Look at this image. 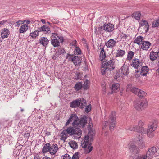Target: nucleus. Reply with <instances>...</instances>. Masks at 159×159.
<instances>
[{
    "mask_svg": "<svg viewBox=\"0 0 159 159\" xmlns=\"http://www.w3.org/2000/svg\"><path fill=\"white\" fill-rule=\"evenodd\" d=\"M122 74L120 72V70H118L115 76V79L117 80H119L120 78L122 77Z\"/></svg>",
    "mask_w": 159,
    "mask_h": 159,
    "instance_id": "e433bc0d",
    "label": "nucleus"
},
{
    "mask_svg": "<svg viewBox=\"0 0 159 159\" xmlns=\"http://www.w3.org/2000/svg\"><path fill=\"white\" fill-rule=\"evenodd\" d=\"M50 147V144L49 143L46 144L43 148L42 152L44 153L49 151Z\"/></svg>",
    "mask_w": 159,
    "mask_h": 159,
    "instance_id": "c756f323",
    "label": "nucleus"
},
{
    "mask_svg": "<svg viewBox=\"0 0 159 159\" xmlns=\"http://www.w3.org/2000/svg\"><path fill=\"white\" fill-rule=\"evenodd\" d=\"M143 65V61L139 59L136 58H133L132 59V62L130 65L135 69H137L135 70L136 73H138L139 71L138 70L139 68H140Z\"/></svg>",
    "mask_w": 159,
    "mask_h": 159,
    "instance_id": "6e6552de",
    "label": "nucleus"
},
{
    "mask_svg": "<svg viewBox=\"0 0 159 159\" xmlns=\"http://www.w3.org/2000/svg\"><path fill=\"white\" fill-rule=\"evenodd\" d=\"M140 72L141 75L142 76H146V75L149 71V68L147 66L141 67Z\"/></svg>",
    "mask_w": 159,
    "mask_h": 159,
    "instance_id": "412c9836",
    "label": "nucleus"
},
{
    "mask_svg": "<svg viewBox=\"0 0 159 159\" xmlns=\"http://www.w3.org/2000/svg\"><path fill=\"white\" fill-rule=\"evenodd\" d=\"M7 21V20H2V21L0 22V27L1 26L4 25V24Z\"/></svg>",
    "mask_w": 159,
    "mask_h": 159,
    "instance_id": "13d9d810",
    "label": "nucleus"
},
{
    "mask_svg": "<svg viewBox=\"0 0 159 159\" xmlns=\"http://www.w3.org/2000/svg\"><path fill=\"white\" fill-rule=\"evenodd\" d=\"M87 117L86 116H84L79 119L76 114H72L65 124V125L67 126L70 122L73 121L72 126L67 128V134L70 136L73 135L75 139H79L82 135V131L80 128L81 127L82 128L85 127L87 123Z\"/></svg>",
    "mask_w": 159,
    "mask_h": 159,
    "instance_id": "f257e3e1",
    "label": "nucleus"
},
{
    "mask_svg": "<svg viewBox=\"0 0 159 159\" xmlns=\"http://www.w3.org/2000/svg\"><path fill=\"white\" fill-rule=\"evenodd\" d=\"M101 49L100 52V56L102 57V59H103L106 57L105 52L104 50V48H100Z\"/></svg>",
    "mask_w": 159,
    "mask_h": 159,
    "instance_id": "ea45409f",
    "label": "nucleus"
},
{
    "mask_svg": "<svg viewBox=\"0 0 159 159\" xmlns=\"http://www.w3.org/2000/svg\"><path fill=\"white\" fill-rule=\"evenodd\" d=\"M8 121V120L5 118L1 119L0 120V125L2 126H4L7 124Z\"/></svg>",
    "mask_w": 159,
    "mask_h": 159,
    "instance_id": "72a5a7b5",
    "label": "nucleus"
},
{
    "mask_svg": "<svg viewBox=\"0 0 159 159\" xmlns=\"http://www.w3.org/2000/svg\"><path fill=\"white\" fill-rule=\"evenodd\" d=\"M140 13L139 11L135 13H134L132 15L133 17H134L137 20L140 19Z\"/></svg>",
    "mask_w": 159,
    "mask_h": 159,
    "instance_id": "473e14b6",
    "label": "nucleus"
},
{
    "mask_svg": "<svg viewBox=\"0 0 159 159\" xmlns=\"http://www.w3.org/2000/svg\"><path fill=\"white\" fill-rule=\"evenodd\" d=\"M139 27L140 26H144V29L145 30L146 32H147L149 30V25L148 22L145 20H142L139 24Z\"/></svg>",
    "mask_w": 159,
    "mask_h": 159,
    "instance_id": "a211bd4d",
    "label": "nucleus"
},
{
    "mask_svg": "<svg viewBox=\"0 0 159 159\" xmlns=\"http://www.w3.org/2000/svg\"><path fill=\"white\" fill-rule=\"evenodd\" d=\"M151 45V43L149 42L144 41L141 44V48L143 50H147Z\"/></svg>",
    "mask_w": 159,
    "mask_h": 159,
    "instance_id": "f3484780",
    "label": "nucleus"
},
{
    "mask_svg": "<svg viewBox=\"0 0 159 159\" xmlns=\"http://www.w3.org/2000/svg\"><path fill=\"white\" fill-rule=\"evenodd\" d=\"M63 159H71V157L68 154H66L62 156Z\"/></svg>",
    "mask_w": 159,
    "mask_h": 159,
    "instance_id": "864d4df0",
    "label": "nucleus"
},
{
    "mask_svg": "<svg viewBox=\"0 0 159 159\" xmlns=\"http://www.w3.org/2000/svg\"><path fill=\"white\" fill-rule=\"evenodd\" d=\"M91 109V104H89L86 107L85 111L87 113L89 112Z\"/></svg>",
    "mask_w": 159,
    "mask_h": 159,
    "instance_id": "49530a36",
    "label": "nucleus"
},
{
    "mask_svg": "<svg viewBox=\"0 0 159 159\" xmlns=\"http://www.w3.org/2000/svg\"><path fill=\"white\" fill-rule=\"evenodd\" d=\"M78 158L79 157L77 155L75 154L73 156L71 159H78Z\"/></svg>",
    "mask_w": 159,
    "mask_h": 159,
    "instance_id": "e2e57ef3",
    "label": "nucleus"
},
{
    "mask_svg": "<svg viewBox=\"0 0 159 159\" xmlns=\"http://www.w3.org/2000/svg\"><path fill=\"white\" fill-rule=\"evenodd\" d=\"M51 43L54 47H58L60 46V43L58 39H52L51 40Z\"/></svg>",
    "mask_w": 159,
    "mask_h": 159,
    "instance_id": "bb28decb",
    "label": "nucleus"
},
{
    "mask_svg": "<svg viewBox=\"0 0 159 159\" xmlns=\"http://www.w3.org/2000/svg\"><path fill=\"white\" fill-rule=\"evenodd\" d=\"M143 134H139V136L138 137L139 140L140 142V143H139V146L141 148H143L145 147V143L143 142L142 140L143 137Z\"/></svg>",
    "mask_w": 159,
    "mask_h": 159,
    "instance_id": "b1692460",
    "label": "nucleus"
},
{
    "mask_svg": "<svg viewBox=\"0 0 159 159\" xmlns=\"http://www.w3.org/2000/svg\"><path fill=\"white\" fill-rule=\"evenodd\" d=\"M116 42L114 39H110L105 43V45L107 48L112 49L116 46Z\"/></svg>",
    "mask_w": 159,
    "mask_h": 159,
    "instance_id": "ddd939ff",
    "label": "nucleus"
},
{
    "mask_svg": "<svg viewBox=\"0 0 159 159\" xmlns=\"http://www.w3.org/2000/svg\"><path fill=\"white\" fill-rule=\"evenodd\" d=\"M158 57H159V49L158 51L157 52H155L154 51H152L150 52L149 58L151 61H154L157 59Z\"/></svg>",
    "mask_w": 159,
    "mask_h": 159,
    "instance_id": "dca6fc26",
    "label": "nucleus"
},
{
    "mask_svg": "<svg viewBox=\"0 0 159 159\" xmlns=\"http://www.w3.org/2000/svg\"><path fill=\"white\" fill-rule=\"evenodd\" d=\"M30 131H26L24 135V137L27 138L28 139L30 136Z\"/></svg>",
    "mask_w": 159,
    "mask_h": 159,
    "instance_id": "8fccbe9b",
    "label": "nucleus"
},
{
    "mask_svg": "<svg viewBox=\"0 0 159 159\" xmlns=\"http://www.w3.org/2000/svg\"><path fill=\"white\" fill-rule=\"evenodd\" d=\"M115 60L113 58L110 59L107 62H104L102 64L104 66H106L107 70H112L115 68Z\"/></svg>",
    "mask_w": 159,
    "mask_h": 159,
    "instance_id": "9d476101",
    "label": "nucleus"
},
{
    "mask_svg": "<svg viewBox=\"0 0 159 159\" xmlns=\"http://www.w3.org/2000/svg\"><path fill=\"white\" fill-rule=\"evenodd\" d=\"M52 37H53L54 38L53 39H58V37L59 36L58 34H57L55 33H53L52 34Z\"/></svg>",
    "mask_w": 159,
    "mask_h": 159,
    "instance_id": "5fc2aeb1",
    "label": "nucleus"
},
{
    "mask_svg": "<svg viewBox=\"0 0 159 159\" xmlns=\"http://www.w3.org/2000/svg\"><path fill=\"white\" fill-rule=\"evenodd\" d=\"M127 89L130 90L133 93L137 95L139 91H140V89L137 88L132 87L131 85L130 84H129L127 85Z\"/></svg>",
    "mask_w": 159,
    "mask_h": 159,
    "instance_id": "2eb2a0df",
    "label": "nucleus"
},
{
    "mask_svg": "<svg viewBox=\"0 0 159 159\" xmlns=\"http://www.w3.org/2000/svg\"><path fill=\"white\" fill-rule=\"evenodd\" d=\"M129 66L124 64L119 70H120V72L122 75L125 76L129 73Z\"/></svg>",
    "mask_w": 159,
    "mask_h": 159,
    "instance_id": "f8f14e48",
    "label": "nucleus"
},
{
    "mask_svg": "<svg viewBox=\"0 0 159 159\" xmlns=\"http://www.w3.org/2000/svg\"><path fill=\"white\" fill-rule=\"evenodd\" d=\"M143 38L141 36L137 37L134 40V42L135 43L141 45L144 41Z\"/></svg>",
    "mask_w": 159,
    "mask_h": 159,
    "instance_id": "a878e982",
    "label": "nucleus"
},
{
    "mask_svg": "<svg viewBox=\"0 0 159 159\" xmlns=\"http://www.w3.org/2000/svg\"><path fill=\"white\" fill-rule=\"evenodd\" d=\"M67 134H68L67 133V129L66 130H64L61 133V134L62 135L67 136Z\"/></svg>",
    "mask_w": 159,
    "mask_h": 159,
    "instance_id": "4d7b16f0",
    "label": "nucleus"
},
{
    "mask_svg": "<svg viewBox=\"0 0 159 159\" xmlns=\"http://www.w3.org/2000/svg\"><path fill=\"white\" fill-rule=\"evenodd\" d=\"M39 32L38 30L35 31L32 33H31L30 34V36L33 38H35L39 35Z\"/></svg>",
    "mask_w": 159,
    "mask_h": 159,
    "instance_id": "f704fd0d",
    "label": "nucleus"
},
{
    "mask_svg": "<svg viewBox=\"0 0 159 159\" xmlns=\"http://www.w3.org/2000/svg\"><path fill=\"white\" fill-rule=\"evenodd\" d=\"M43 159H51L50 157H44Z\"/></svg>",
    "mask_w": 159,
    "mask_h": 159,
    "instance_id": "774afa93",
    "label": "nucleus"
},
{
    "mask_svg": "<svg viewBox=\"0 0 159 159\" xmlns=\"http://www.w3.org/2000/svg\"><path fill=\"white\" fill-rule=\"evenodd\" d=\"M116 113L115 111H112L109 115L108 121H105V127L108 125L110 130L112 131L116 123Z\"/></svg>",
    "mask_w": 159,
    "mask_h": 159,
    "instance_id": "20e7f679",
    "label": "nucleus"
},
{
    "mask_svg": "<svg viewBox=\"0 0 159 159\" xmlns=\"http://www.w3.org/2000/svg\"><path fill=\"white\" fill-rule=\"evenodd\" d=\"M23 23V21L21 20H19L17 21L15 23V26L17 27H19L20 25Z\"/></svg>",
    "mask_w": 159,
    "mask_h": 159,
    "instance_id": "3c124183",
    "label": "nucleus"
},
{
    "mask_svg": "<svg viewBox=\"0 0 159 159\" xmlns=\"http://www.w3.org/2000/svg\"><path fill=\"white\" fill-rule=\"evenodd\" d=\"M120 88V85L118 83L114 84H112L111 87V93L112 94L114 92L116 93L119 91Z\"/></svg>",
    "mask_w": 159,
    "mask_h": 159,
    "instance_id": "aec40b11",
    "label": "nucleus"
},
{
    "mask_svg": "<svg viewBox=\"0 0 159 159\" xmlns=\"http://www.w3.org/2000/svg\"><path fill=\"white\" fill-rule=\"evenodd\" d=\"M28 30V26L26 24H24L22 25L19 29V31L20 33H24Z\"/></svg>",
    "mask_w": 159,
    "mask_h": 159,
    "instance_id": "393cba45",
    "label": "nucleus"
},
{
    "mask_svg": "<svg viewBox=\"0 0 159 159\" xmlns=\"http://www.w3.org/2000/svg\"><path fill=\"white\" fill-rule=\"evenodd\" d=\"M58 39L59 40V43H62L64 41L63 37L62 36H59L58 38Z\"/></svg>",
    "mask_w": 159,
    "mask_h": 159,
    "instance_id": "6e6d98bb",
    "label": "nucleus"
},
{
    "mask_svg": "<svg viewBox=\"0 0 159 159\" xmlns=\"http://www.w3.org/2000/svg\"><path fill=\"white\" fill-rule=\"evenodd\" d=\"M157 125L156 123H152L150 124L146 130V129L143 127H141V130H139L138 129V127H137L134 125H131L129 126L126 127L125 129L126 131H136L138 132V134L137 135H139L141 134H145L147 132V134L148 137L152 138L154 136V131L155 130L157 127Z\"/></svg>",
    "mask_w": 159,
    "mask_h": 159,
    "instance_id": "f03ea898",
    "label": "nucleus"
},
{
    "mask_svg": "<svg viewBox=\"0 0 159 159\" xmlns=\"http://www.w3.org/2000/svg\"><path fill=\"white\" fill-rule=\"evenodd\" d=\"M23 22H25L27 24H28L30 23V21L29 20H26L23 21Z\"/></svg>",
    "mask_w": 159,
    "mask_h": 159,
    "instance_id": "0e129e2a",
    "label": "nucleus"
},
{
    "mask_svg": "<svg viewBox=\"0 0 159 159\" xmlns=\"http://www.w3.org/2000/svg\"><path fill=\"white\" fill-rule=\"evenodd\" d=\"M144 125V121L143 120H140L139 121L138 126H137L138 127V129L139 130H141V127H143L142 126Z\"/></svg>",
    "mask_w": 159,
    "mask_h": 159,
    "instance_id": "a19ab883",
    "label": "nucleus"
},
{
    "mask_svg": "<svg viewBox=\"0 0 159 159\" xmlns=\"http://www.w3.org/2000/svg\"><path fill=\"white\" fill-rule=\"evenodd\" d=\"M99 29L102 31H104L108 32H111L114 29V26L113 24L110 23H105L103 26H100Z\"/></svg>",
    "mask_w": 159,
    "mask_h": 159,
    "instance_id": "1a4fd4ad",
    "label": "nucleus"
},
{
    "mask_svg": "<svg viewBox=\"0 0 159 159\" xmlns=\"http://www.w3.org/2000/svg\"><path fill=\"white\" fill-rule=\"evenodd\" d=\"M28 120L30 121V122H35L37 121V117L34 115H32L29 117Z\"/></svg>",
    "mask_w": 159,
    "mask_h": 159,
    "instance_id": "4c0bfd02",
    "label": "nucleus"
},
{
    "mask_svg": "<svg viewBox=\"0 0 159 159\" xmlns=\"http://www.w3.org/2000/svg\"><path fill=\"white\" fill-rule=\"evenodd\" d=\"M39 42L42 45L46 47L49 43V41L47 38L43 37L39 39Z\"/></svg>",
    "mask_w": 159,
    "mask_h": 159,
    "instance_id": "6ab92c4d",
    "label": "nucleus"
},
{
    "mask_svg": "<svg viewBox=\"0 0 159 159\" xmlns=\"http://www.w3.org/2000/svg\"><path fill=\"white\" fill-rule=\"evenodd\" d=\"M94 134L93 131H89L87 135L85 136L84 140L82 143L81 146L85 150L86 153H89L92 150L93 147L91 143L89 142V139L91 140L93 136H94Z\"/></svg>",
    "mask_w": 159,
    "mask_h": 159,
    "instance_id": "7ed1b4c3",
    "label": "nucleus"
},
{
    "mask_svg": "<svg viewBox=\"0 0 159 159\" xmlns=\"http://www.w3.org/2000/svg\"><path fill=\"white\" fill-rule=\"evenodd\" d=\"M70 147L73 149L77 148L78 145L76 142L75 141H72L70 143Z\"/></svg>",
    "mask_w": 159,
    "mask_h": 159,
    "instance_id": "58836bf2",
    "label": "nucleus"
},
{
    "mask_svg": "<svg viewBox=\"0 0 159 159\" xmlns=\"http://www.w3.org/2000/svg\"><path fill=\"white\" fill-rule=\"evenodd\" d=\"M83 87L82 84V82H78L76 83L74 86V88L75 90L78 91L81 89Z\"/></svg>",
    "mask_w": 159,
    "mask_h": 159,
    "instance_id": "2f4dec72",
    "label": "nucleus"
},
{
    "mask_svg": "<svg viewBox=\"0 0 159 159\" xmlns=\"http://www.w3.org/2000/svg\"><path fill=\"white\" fill-rule=\"evenodd\" d=\"M71 55H70L67 54L66 57L67 58H68L70 61H72L73 62L75 65H77L78 64H79L80 62H78L77 63V61L80 60V59H81V58L80 56H75L73 57H71Z\"/></svg>",
    "mask_w": 159,
    "mask_h": 159,
    "instance_id": "9b49d317",
    "label": "nucleus"
},
{
    "mask_svg": "<svg viewBox=\"0 0 159 159\" xmlns=\"http://www.w3.org/2000/svg\"><path fill=\"white\" fill-rule=\"evenodd\" d=\"M159 26V18L153 21L152 24V27H157Z\"/></svg>",
    "mask_w": 159,
    "mask_h": 159,
    "instance_id": "c9c22d12",
    "label": "nucleus"
},
{
    "mask_svg": "<svg viewBox=\"0 0 159 159\" xmlns=\"http://www.w3.org/2000/svg\"><path fill=\"white\" fill-rule=\"evenodd\" d=\"M146 95V93L144 91L140 89V91L138 92V96L139 97H143Z\"/></svg>",
    "mask_w": 159,
    "mask_h": 159,
    "instance_id": "79ce46f5",
    "label": "nucleus"
},
{
    "mask_svg": "<svg viewBox=\"0 0 159 159\" xmlns=\"http://www.w3.org/2000/svg\"><path fill=\"white\" fill-rule=\"evenodd\" d=\"M102 90L103 91V93L105 94L106 93V88L105 86L102 87Z\"/></svg>",
    "mask_w": 159,
    "mask_h": 159,
    "instance_id": "69168bd1",
    "label": "nucleus"
},
{
    "mask_svg": "<svg viewBox=\"0 0 159 159\" xmlns=\"http://www.w3.org/2000/svg\"><path fill=\"white\" fill-rule=\"evenodd\" d=\"M134 106L137 110L141 111L146 108L147 102L146 100H142L141 101L137 100L134 102Z\"/></svg>",
    "mask_w": 159,
    "mask_h": 159,
    "instance_id": "0eeeda50",
    "label": "nucleus"
},
{
    "mask_svg": "<svg viewBox=\"0 0 159 159\" xmlns=\"http://www.w3.org/2000/svg\"><path fill=\"white\" fill-rule=\"evenodd\" d=\"M158 147H153L149 148L147 152L146 156H138L136 159H151L156 156L155 153L158 150Z\"/></svg>",
    "mask_w": 159,
    "mask_h": 159,
    "instance_id": "423d86ee",
    "label": "nucleus"
},
{
    "mask_svg": "<svg viewBox=\"0 0 159 159\" xmlns=\"http://www.w3.org/2000/svg\"><path fill=\"white\" fill-rule=\"evenodd\" d=\"M127 53L126 59L128 61H130L133 58L134 53L130 50Z\"/></svg>",
    "mask_w": 159,
    "mask_h": 159,
    "instance_id": "cd10ccee",
    "label": "nucleus"
},
{
    "mask_svg": "<svg viewBox=\"0 0 159 159\" xmlns=\"http://www.w3.org/2000/svg\"><path fill=\"white\" fill-rule=\"evenodd\" d=\"M77 43V41L76 40H74L71 42V44L72 46H74L76 47H77L76 45Z\"/></svg>",
    "mask_w": 159,
    "mask_h": 159,
    "instance_id": "052dcab7",
    "label": "nucleus"
},
{
    "mask_svg": "<svg viewBox=\"0 0 159 159\" xmlns=\"http://www.w3.org/2000/svg\"><path fill=\"white\" fill-rule=\"evenodd\" d=\"M67 138V136L61 135V140L65 141Z\"/></svg>",
    "mask_w": 159,
    "mask_h": 159,
    "instance_id": "bf43d9fd",
    "label": "nucleus"
},
{
    "mask_svg": "<svg viewBox=\"0 0 159 159\" xmlns=\"http://www.w3.org/2000/svg\"><path fill=\"white\" fill-rule=\"evenodd\" d=\"M121 36H122V38L126 39L128 37V35H127L125 34H122V35Z\"/></svg>",
    "mask_w": 159,
    "mask_h": 159,
    "instance_id": "680f3d73",
    "label": "nucleus"
},
{
    "mask_svg": "<svg viewBox=\"0 0 159 159\" xmlns=\"http://www.w3.org/2000/svg\"><path fill=\"white\" fill-rule=\"evenodd\" d=\"M52 22L54 24H57L59 22V21L57 20H54L52 21Z\"/></svg>",
    "mask_w": 159,
    "mask_h": 159,
    "instance_id": "338daca9",
    "label": "nucleus"
},
{
    "mask_svg": "<svg viewBox=\"0 0 159 159\" xmlns=\"http://www.w3.org/2000/svg\"><path fill=\"white\" fill-rule=\"evenodd\" d=\"M75 79H79L81 78L80 73L79 72H76L75 76Z\"/></svg>",
    "mask_w": 159,
    "mask_h": 159,
    "instance_id": "603ef678",
    "label": "nucleus"
},
{
    "mask_svg": "<svg viewBox=\"0 0 159 159\" xmlns=\"http://www.w3.org/2000/svg\"><path fill=\"white\" fill-rule=\"evenodd\" d=\"M89 82V81L88 80H86L84 82L83 86V88L84 90H87L88 89V84Z\"/></svg>",
    "mask_w": 159,
    "mask_h": 159,
    "instance_id": "37998d69",
    "label": "nucleus"
},
{
    "mask_svg": "<svg viewBox=\"0 0 159 159\" xmlns=\"http://www.w3.org/2000/svg\"><path fill=\"white\" fill-rule=\"evenodd\" d=\"M21 117L20 114L18 112L15 115L14 118L15 120H18L20 119Z\"/></svg>",
    "mask_w": 159,
    "mask_h": 159,
    "instance_id": "09e8293b",
    "label": "nucleus"
},
{
    "mask_svg": "<svg viewBox=\"0 0 159 159\" xmlns=\"http://www.w3.org/2000/svg\"><path fill=\"white\" fill-rule=\"evenodd\" d=\"M129 150L130 151L134 154H137L139 151V149L134 145L130 146Z\"/></svg>",
    "mask_w": 159,
    "mask_h": 159,
    "instance_id": "4be33fe9",
    "label": "nucleus"
},
{
    "mask_svg": "<svg viewBox=\"0 0 159 159\" xmlns=\"http://www.w3.org/2000/svg\"><path fill=\"white\" fill-rule=\"evenodd\" d=\"M58 52L59 54H61L66 53V51L64 48H60L58 50Z\"/></svg>",
    "mask_w": 159,
    "mask_h": 159,
    "instance_id": "a18cd8bd",
    "label": "nucleus"
},
{
    "mask_svg": "<svg viewBox=\"0 0 159 159\" xmlns=\"http://www.w3.org/2000/svg\"><path fill=\"white\" fill-rule=\"evenodd\" d=\"M125 52L124 50L121 49H118L117 50V52L116 54V57H122L125 54Z\"/></svg>",
    "mask_w": 159,
    "mask_h": 159,
    "instance_id": "7c9ffc66",
    "label": "nucleus"
},
{
    "mask_svg": "<svg viewBox=\"0 0 159 159\" xmlns=\"http://www.w3.org/2000/svg\"><path fill=\"white\" fill-rule=\"evenodd\" d=\"M58 150V147L57 144H52L51 147H50L49 152L51 155H54L57 152Z\"/></svg>",
    "mask_w": 159,
    "mask_h": 159,
    "instance_id": "5701e85b",
    "label": "nucleus"
},
{
    "mask_svg": "<svg viewBox=\"0 0 159 159\" xmlns=\"http://www.w3.org/2000/svg\"><path fill=\"white\" fill-rule=\"evenodd\" d=\"M38 30L39 32L46 31L47 32L50 31V29L48 26L44 25L41 27L39 28Z\"/></svg>",
    "mask_w": 159,
    "mask_h": 159,
    "instance_id": "c85d7f7f",
    "label": "nucleus"
},
{
    "mask_svg": "<svg viewBox=\"0 0 159 159\" xmlns=\"http://www.w3.org/2000/svg\"><path fill=\"white\" fill-rule=\"evenodd\" d=\"M10 34L9 30L6 28L3 29L2 30L1 34V37L2 39L7 38Z\"/></svg>",
    "mask_w": 159,
    "mask_h": 159,
    "instance_id": "4468645a",
    "label": "nucleus"
},
{
    "mask_svg": "<svg viewBox=\"0 0 159 159\" xmlns=\"http://www.w3.org/2000/svg\"><path fill=\"white\" fill-rule=\"evenodd\" d=\"M102 69L101 68V72L102 73V75H104L106 73V70H107L106 67V66H104V65H102Z\"/></svg>",
    "mask_w": 159,
    "mask_h": 159,
    "instance_id": "de8ad7c7",
    "label": "nucleus"
},
{
    "mask_svg": "<svg viewBox=\"0 0 159 159\" xmlns=\"http://www.w3.org/2000/svg\"><path fill=\"white\" fill-rule=\"evenodd\" d=\"M81 52V51L80 49L78 47H76L75 49L74 50V53L75 54L79 55L80 54Z\"/></svg>",
    "mask_w": 159,
    "mask_h": 159,
    "instance_id": "c03bdc74",
    "label": "nucleus"
},
{
    "mask_svg": "<svg viewBox=\"0 0 159 159\" xmlns=\"http://www.w3.org/2000/svg\"><path fill=\"white\" fill-rule=\"evenodd\" d=\"M86 104V100L82 98H79L71 102L70 107L72 108H75L78 107L81 109L84 107Z\"/></svg>",
    "mask_w": 159,
    "mask_h": 159,
    "instance_id": "39448f33",
    "label": "nucleus"
}]
</instances>
